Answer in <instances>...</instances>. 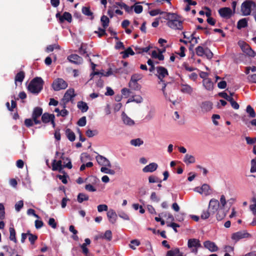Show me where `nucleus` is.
<instances>
[{"label":"nucleus","instance_id":"52","mask_svg":"<svg viewBox=\"0 0 256 256\" xmlns=\"http://www.w3.org/2000/svg\"><path fill=\"white\" fill-rule=\"evenodd\" d=\"M150 46H147L144 48H140L136 47L135 48V50H136V53L141 54V53H142L144 52H148L150 50Z\"/></svg>","mask_w":256,"mask_h":256},{"label":"nucleus","instance_id":"25","mask_svg":"<svg viewBox=\"0 0 256 256\" xmlns=\"http://www.w3.org/2000/svg\"><path fill=\"white\" fill-rule=\"evenodd\" d=\"M122 120L124 123L127 126H132L134 124V120L124 113L122 114Z\"/></svg>","mask_w":256,"mask_h":256},{"label":"nucleus","instance_id":"5","mask_svg":"<svg viewBox=\"0 0 256 256\" xmlns=\"http://www.w3.org/2000/svg\"><path fill=\"white\" fill-rule=\"evenodd\" d=\"M201 246L200 240L198 239L190 238L188 241V247L195 254L198 253V248Z\"/></svg>","mask_w":256,"mask_h":256},{"label":"nucleus","instance_id":"54","mask_svg":"<svg viewBox=\"0 0 256 256\" xmlns=\"http://www.w3.org/2000/svg\"><path fill=\"white\" fill-rule=\"evenodd\" d=\"M86 135L89 138H92L98 134V132L96 130H91L90 129L86 131Z\"/></svg>","mask_w":256,"mask_h":256},{"label":"nucleus","instance_id":"1","mask_svg":"<svg viewBox=\"0 0 256 256\" xmlns=\"http://www.w3.org/2000/svg\"><path fill=\"white\" fill-rule=\"evenodd\" d=\"M164 18L168 20L167 25L170 28L179 30L182 29V22L176 14L174 13L165 14Z\"/></svg>","mask_w":256,"mask_h":256},{"label":"nucleus","instance_id":"2","mask_svg":"<svg viewBox=\"0 0 256 256\" xmlns=\"http://www.w3.org/2000/svg\"><path fill=\"white\" fill-rule=\"evenodd\" d=\"M44 81L41 78L33 79L28 86V90L32 94H38L42 89Z\"/></svg>","mask_w":256,"mask_h":256},{"label":"nucleus","instance_id":"34","mask_svg":"<svg viewBox=\"0 0 256 256\" xmlns=\"http://www.w3.org/2000/svg\"><path fill=\"white\" fill-rule=\"evenodd\" d=\"M111 167L108 166H102L100 168V171L104 174L114 175L115 174L114 170L110 169Z\"/></svg>","mask_w":256,"mask_h":256},{"label":"nucleus","instance_id":"46","mask_svg":"<svg viewBox=\"0 0 256 256\" xmlns=\"http://www.w3.org/2000/svg\"><path fill=\"white\" fill-rule=\"evenodd\" d=\"M180 252L178 248H175L168 251L166 253V256H178Z\"/></svg>","mask_w":256,"mask_h":256},{"label":"nucleus","instance_id":"18","mask_svg":"<svg viewBox=\"0 0 256 256\" xmlns=\"http://www.w3.org/2000/svg\"><path fill=\"white\" fill-rule=\"evenodd\" d=\"M158 168V165L156 162H152L146 166L142 168L144 172H152Z\"/></svg>","mask_w":256,"mask_h":256},{"label":"nucleus","instance_id":"15","mask_svg":"<svg viewBox=\"0 0 256 256\" xmlns=\"http://www.w3.org/2000/svg\"><path fill=\"white\" fill-rule=\"evenodd\" d=\"M248 234L245 231L238 232L232 234V238L235 242H238L242 238L248 237Z\"/></svg>","mask_w":256,"mask_h":256},{"label":"nucleus","instance_id":"41","mask_svg":"<svg viewBox=\"0 0 256 256\" xmlns=\"http://www.w3.org/2000/svg\"><path fill=\"white\" fill-rule=\"evenodd\" d=\"M248 25V20L246 18L240 20L238 22L237 28L238 29L245 28Z\"/></svg>","mask_w":256,"mask_h":256},{"label":"nucleus","instance_id":"56","mask_svg":"<svg viewBox=\"0 0 256 256\" xmlns=\"http://www.w3.org/2000/svg\"><path fill=\"white\" fill-rule=\"evenodd\" d=\"M116 5L122 9H124L126 12H129L130 10V7L124 2H116Z\"/></svg>","mask_w":256,"mask_h":256},{"label":"nucleus","instance_id":"14","mask_svg":"<svg viewBox=\"0 0 256 256\" xmlns=\"http://www.w3.org/2000/svg\"><path fill=\"white\" fill-rule=\"evenodd\" d=\"M204 247L208 250L211 252H216L218 250V247L216 244L212 241L206 240L204 242Z\"/></svg>","mask_w":256,"mask_h":256},{"label":"nucleus","instance_id":"60","mask_svg":"<svg viewBox=\"0 0 256 256\" xmlns=\"http://www.w3.org/2000/svg\"><path fill=\"white\" fill-rule=\"evenodd\" d=\"M134 11L136 14H140L143 10V8L139 4H136L134 6Z\"/></svg>","mask_w":256,"mask_h":256},{"label":"nucleus","instance_id":"39","mask_svg":"<svg viewBox=\"0 0 256 256\" xmlns=\"http://www.w3.org/2000/svg\"><path fill=\"white\" fill-rule=\"evenodd\" d=\"M88 200V196L84 193H80L77 198L78 202L80 203L84 201H86Z\"/></svg>","mask_w":256,"mask_h":256},{"label":"nucleus","instance_id":"36","mask_svg":"<svg viewBox=\"0 0 256 256\" xmlns=\"http://www.w3.org/2000/svg\"><path fill=\"white\" fill-rule=\"evenodd\" d=\"M24 78V74L22 72H20L17 74L15 77V83L16 84H18V82L22 83L23 81V80Z\"/></svg>","mask_w":256,"mask_h":256},{"label":"nucleus","instance_id":"51","mask_svg":"<svg viewBox=\"0 0 256 256\" xmlns=\"http://www.w3.org/2000/svg\"><path fill=\"white\" fill-rule=\"evenodd\" d=\"M118 8V6L116 5V4H114L112 6L109 7L108 10V14L110 18H112L114 16V9Z\"/></svg>","mask_w":256,"mask_h":256},{"label":"nucleus","instance_id":"20","mask_svg":"<svg viewBox=\"0 0 256 256\" xmlns=\"http://www.w3.org/2000/svg\"><path fill=\"white\" fill-rule=\"evenodd\" d=\"M200 108L202 112H207L212 109V104L209 101L204 102L200 104Z\"/></svg>","mask_w":256,"mask_h":256},{"label":"nucleus","instance_id":"27","mask_svg":"<svg viewBox=\"0 0 256 256\" xmlns=\"http://www.w3.org/2000/svg\"><path fill=\"white\" fill-rule=\"evenodd\" d=\"M142 78V75L140 74H133L131 77V80L130 82V86L132 84H136V82L141 80Z\"/></svg>","mask_w":256,"mask_h":256},{"label":"nucleus","instance_id":"48","mask_svg":"<svg viewBox=\"0 0 256 256\" xmlns=\"http://www.w3.org/2000/svg\"><path fill=\"white\" fill-rule=\"evenodd\" d=\"M112 70L110 68L107 72H105L104 70H102L100 72H96L94 74H100L102 76H108L112 75Z\"/></svg>","mask_w":256,"mask_h":256},{"label":"nucleus","instance_id":"40","mask_svg":"<svg viewBox=\"0 0 256 256\" xmlns=\"http://www.w3.org/2000/svg\"><path fill=\"white\" fill-rule=\"evenodd\" d=\"M130 144L134 146H140L144 144V141L140 138H136L132 140L130 142Z\"/></svg>","mask_w":256,"mask_h":256},{"label":"nucleus","instance_id":"26","mask_svg":"<svg viewBox=\"0 0 256 256\" xmlns=\"http://www.w3.org/2000/svg\"><path fill=\"white\" fill-rule=\"evenodd\" d=\"M202 84L208 90H212L214 88V84L210 78L203 80Z\"/></svg>","mask_w":256,"mask_h":256},{"label":"nucleus","instance_id":"49","mask_svg":"<svg viewBox=\"0 0 256 256\" xmlns=\"http://www.w3.org/2000/svg\"><path fill=\"white\" fill-rule=\"evenodd\" d=\"M10 239L14 241V242H16V232L14 229L13 228H10Z\"/></svg>","mask_w":256,"mask_h":256},{"label":"nucleus","instance_id":"37","mask_svg":"<svg viewBox=\"0 0 256 256\" xmlns=\"http://www.w3.org/2000/svg\"><path fill=\"white\" fill-rule=\"evenodd\" d=\"M61 158L64 160V168H68L69 169L72 168V166L70 159L68 158H64L63 156H62Z\"/></svg>","mask_w":256,"mask_h":256},{"label":"nucleus","instance_id":"30","mask_svg":"<svg viewBox=\"0 0 256 256\" xmlns=\"http://www.w3.org/2000/svg\"><path fill=\"white\" fill-rule=\"evenodd\" d=\"M250 208L254 216V218L252 222L250 223V225L252 226H256V202L250 205Z\"/></svg>","mask_w":256,"mask_h":256},{"label":"nucleus","instance_id":"13","mask_svg":"<svg viewBox=\"0 0 256 256\" xmlns=\"http://www.w3.org/2000/svg\"><path fill=\"white\" fill-rule=\"evenodd\" d=\"M56 18H58L60 23L63 22L64 20H66L68 22H71L72 17L71 14L68 12H64L62 16L60 14H56Z\"/></svg>","mask_w":256,"mask_h":256},{"label":"nucleus","instance_id":"59","mask_svg":"<svg viewBox=\"0 0 256 256\" xmlns=\"http://www.w3.org/2000/svg\"><path fill=\"white\" fill-rule=\"evenodd\" d=\"M220 208H224L226 204V197L224 195H222L220 196Z\"/></svg>","mask_w":256,"mask_h":256},{"label":"nucleus","instance_id":"63","mask_svg":"<svg viewBox=\"0 0 256 256\" xmlns=\"http://www.w3.org/2000/svg\"><path fill=\"white\" fill-rule=\"evenodd\" d=\"M86 120L85 116L81 118L78 122V124L80 126H84L86 124Z\"/></svg>","mask_w":256,"mask_h":256},{"label":"nucleus","instance_id":"10","mask_svg":"<svg viewBox=\"0 0 256 256\" xmlns=\"http://www.w3.org/2000/svg\"><path fill=\"white\" fill-rule=\"evenodd\" d=\"M156 76L158 79L162 82V79L167 76L168 74L167 70L162 66H158L156 68Z\"/></svg>","mask_w":256,"mask_h":256},{"label":"nucleus","instance_id":"6","mask_svg":"<svg viewBox=\"0 0 256 256\" xmlns=\"http://www.w3.org/2000/svg\"><path fill=\"white\" fill-rule=\"evenodd\" d=\"M194 190L204 196H209L212 192V189L207 184H204L201 186L196 187Z\"/></svg>","mask_w":256,"mask_h":256},{"label":"nucleus","instance_id":"31","mask_svg":"<svg viewBox=\"0 0 256 256\" xmlns=\"http://www.w3.org/2000/svg\"><path fill=\"white\" fill-rule=\"evenodd\" d=\"M184 162L186 164H193L195 162V158L191 154H186L184 158Z\"/></svg>","mask_w":256,"mask_h":256},{"label":"nucleus","instance_id":"22","mask_svg":"<svg viewBox=\"0 0 256 256\" xmlns=\"http://www.w3.org/2000/svg\"><path fill=\"white\" fill-rule=\"evenodd\" d=\"M68 60H70V62L76 64H80L82 62V58L76 54L70 55L68 57Z\"/></svg>","mask_w":256,"mask_h":256},{"label":"nucleus","instance_id":"32","mask_svg":"<svg viewBox=\"0 0 256 256\" xmlns=\"http://www.w3.org/2000/svg\"><path fill=\"white\" fill-rule=\"evenodd\" d=\"M77 106L82 112H86L88 108L87 104L82 101L78 102Z\"/></svg>","mask_w":256,"mask_h":256},{"label":"nucleus","instance_id":"35","mask_svg":"<svg viewBox=\"0 0 256 256\" xmlns=\"http://www.w3.org/2000/svg\"><path fill=\"white\" fill-rule=\"evenodd\" d=\"M100 238H104L108 241H110L112 239V232L110 230H107L104 234H100Z\"/></svg>","mask_w":256,"mask_h":256},{"label":"nucleus","instance_id":"43","mask_svg":"<svg viewBox=\"0 0 256 256\" xmlns=\"http://www.w3.org/2000/svg\"><path fill=\"white\" fill-rule=\"evenodd\" d=\"M66 134L67 136V138L70 141L73 142L75 140V134L74 132H72L70 130L67 129L66 131Z\"/></svg>","mask_w":256,"mask_h":256},{"label":"nucleus","instance_id":"8","mask_svg":"<svg viewBox=\"0 0 256 256\" xmlns=\"http://www.w3.org/2000/svg\"><path fill=\"white\" fill-rule=\"evenodd\" d=\"M196 54L200 56H205L208 58H212L213 54L208 48H204L202 46H198L196 48Z\"/></svg>","mask_w":256,"mask_h":256},{"label":"nucleus","instance_id":"33","mask_svg":"<svg viewBox=\"0 0 256 256\" xmlns=\"http://www.w3.org/2000/svg\"><path fill=\"white\" fill-rule=\"evenodd\" d=\"M152 58H157L160 60H164V56L162 54V52L154 50L152 53Z\"/></svg>","mask_w":256,"mask_h":256},{"label":"nucleus","instance_id":"21","mask_svg":"<svg viewBox=\"0 0 256 256\" xmlns=\"http://www.w3.org/2000/svg\"><path fill=\"white\" fill-rule=\"evenodd\" d=\"M228 210H226L224 208H220L216 212H217L216 218L218 220H220L224 219L227 212Z\"/></svg>","mask_w":256,"mask_h":256},{"label":"nucleus","instance_id":"4","mask_svg":"<svg viewBox=\"0 0 256 256\" xmlns=\"http://www.w3.org/2000/svg\"><path fill=\"white\" fill-rule=\"evenodd\" d=\"M68 86L67 82L61 78L55 79L52 84V88L54 91L64 90L68 87Z\"/></svg>","mask_w":256,"mask_h":256},{"label":"nucleus","instance_id":"17","mask_svg":"<svg viewBox=\"0 0 256 256\" xmlns=\"http://www.w3.org/2000/svg\"><path fill=\"white\" fill-rule=\"evenodd\" d=\"M42 110L40 108H36L34 109L32 118L35 124H38L40 122L37 118L42 115Z\"/></svg>","mask_w":256,"mask_h":256},{"label":"nucleus","instance_id":"47","mask_svg":"<svg viewBox=\"0 0 256 256\" xmlns=\"http://www.w3.org/2000/svg\"><path fill=\"white\" fill-rule=\"evenodd\" d=\"M133 102H136V103H140L142 102V98L139 96H135L132 98L128 99L126 103H129Z\"/></svg>","mask_w":256,"mask_h":256},{"label":"nucleus","instance_id":"55","mask_svg":"<svg viewBox=\"0 0 256 256\" xmlns=\"http://www.w3.org/2000/svg\"><path fill=\"white\" fill-rule=\"evenodd\" d=\"M24 206V202L22 200L18 202L14 206L15 210L16 212H18Z\"/></svg>","mask_w":256,"mask_h":256},{"label":"nucleus","instance_id":"42","mask_svg":"<svg viewBox=\"0 0 256 256\" xmlns=\"http://www.w3.org/2000/svg\"><path fill=\"white\" fill-rule=\"evenodd\" d=\"M100 21L104 28H106L108 26L110 20L107 16H102L101 18Z\"/></svg>","mask_w":256,"mask_h":256},{"label":"nucleus","instance_id":"45","mask_svg":"<svg viewBox=\"0 0 256 256\" xmlns=\"http://www.w3.org/2000/svg\"><path fill=\"white\" fill-rule=\"evenodd\" d=\"M246 112L249 114V116L251 118H255L256 116V114L254 108L248 105L247 106L246 108Z\"/></svg>","mask_w":256,"mask_h":256},{"label":"nucleus","instance_id":"28","mask_svg":"<svg viewBox=\"0 0 256 256\" xmlns=\"http://www.w3.org/2000/svg\"><path fill=\"white\" fill-rule=\"evenodd\" d=\"M54 115L45 113L42 116V119L44 122L46 123L52 122L54 124Z\"/></svg>","mask_w":256,"mask_h":256},{"label":"nucleus","instance_id":"11","mask_svg":"<svg viewBox=\"0 0 256 256\" xmlns=\"http://www.w3.org/2000/svg\"><path fill=\"white\" fill-rule=\"evenodd\" d=\"M220 202L216 199H212L209 202L208 210L212 213L216 212L220 208Z\"/></svg>","mask_w":256,"mask_h":256},{"label":"nucleus","instance_id":"61","mask_svg":"<svg viewBox=\"0 0 256 256\" xmlns=\"http://www.w3.org/2000/svg\"><path fill=\"white\" fill-rule=\"evenodd\" d=\"M28 240L30 242V243L32 244H34V242L38 238V237L34 235V234L28 232Z\"/></svg>","mask_w":256,"mask_h":256},{"label":"nucleus","instance_id":"16","mask_svg":"<svg viewBox=\"0 0 256 256\" xmlns=\"http://www.w3.org/2000/svg\"><path fill=\"white\" fill-rule=\"evenodd\" d=\"M96 161L98 162V164L102 166H108L109 167H111L112 165L110 162V160L107 159L106 158L98 155L96 157Z\"/></svg>","mask_w":256,"mask_h":256},{"label":"nucleus","instance_id":"64","mask_svg":"<svg viewBox=\"0 0 256 256\" xmlns=\"http://www.w3.org/2000/svg\"><path fill=\"white\" fill-rule=\"evenodd\" d=\"M252 166L250 168V172H256V158L252 160Z\"/></svg>","mask_w":256,"mask_h":256},{"label":"nucleus","instance_id":"24","mask_svg":"<svg viewBox=\"0 0 256 256\" xmlns=\"http://www.w3.org/2000/svg\"><path fill=\"white\" fill-rule=\"evenodd\" d=\"M184 38L188 40V42L193 44L198 43V39L194 36L193 34H188L187 32H183Z\"/></svg>","mask_w":256,"mask_h":256},{"label":"nucleus","instance_id":"53","mask_svg":"<svg viewBox=\"0 0 256 256\" xmlns=\"http://www.w3.org/2000/svg\"><path fill=\"white\" fill-rule=\"evenodd\" d=\"M149 14L151 16H156L158 14H164V16H165V14L166 13L161 12L159 9H156L150 11Z\"/></svg>","mask_w":256,"mask_h":256},{"label":"nucleus","instance_id":"50","mask_svg":"<svg viewBox=\"0 0 256 256\" xmlns=\"http://www.w3.org/2000/svg\"><path fill=\"white\" fill-rule=\"evenodd\" d=\"M155 111L153 108H151L148 111V114L145 117V119L147 120H150L152 119L154 116Z\"/></svg>","mask_w":256,"mask_h":256},{"label":"nucleus","instance_id":"29","mask_svg":"<svg viewBox=\"0 0 256 256\" xmlns=\"http://www.w3.org/2000/svg\"><path fill=\"white\" fill-rule=\"evenodd\" d=\"M180 90L183 93L191 94L193 92V89L190 85L186 84L181 85Z\"/></svg>","mask_w":256,"mask_h":256},{"label":"nucleus","instance_id":"7","mask_svg":"<svg viewBox=\"0 0 256 256\" xmlns=\"http://www.w3.org/2000/svg\"><path fill=\"white\" fill-rule=\"evenodd\" d=\"M238 44L242 51L247 56L251 57H254L256 56V52L252 50L250 46L244 42L240 41Z\"/></svg>","mask_w":256,"mask_h":256},{"label":"nucleus","instance_id":"57","mask_svg":"<svg viewBox=\"0 0 256 256\" xmlns=\"http://www.w3.org/2000/svg\"><path fill=\"white\" fill-rule=\"evenodd\" d=\"M108 210V206L105 204H100L98 206V210L99 212H101L104 211H107Z\"/></svg>","mask_w":256,"mask_h":256},{"label":"nucleus","instance_id":"62","mask_svg":"<svg viewBox=\"0 0 256 256\" xmlns=\"http://www.w3.org/2000/svg\"><path fill=\"white\" fill-rule=\"evenodd\" d=\"M48 224L53 228H56L57 226V224L54 218H50L49 219Z\"/></svg>","mask_w":256,"mask_h":256},{"label":"nucleus","instance_id":"12","mask_svg":"<svg viewBox=\"0 0 256 256\" xmlns=\"http://www.w3.org/2000/svg\"><path fill=\"white\" fill-rule=\"evenodd\" d=\"M74 90V88L68 89L64 94L63 101L64 102H68L72 100L75 96Z\"/></svg>","mask_w":256,"mask_h":256},{"label":"nucleus","instance_id":"23","mask_svg":"<svg viewBox=\"0 0 256 256\" xmlns=\"http://www.w3.org/2000/svg\"><path fill=\"white\" fill-rule=\"evenodd\" d=\"M107 216L110 222L114 224L116 222L117 216L114 210H110L107 212Z\"/></svg>","mask_w":256,"mask_h":256},{"label":"nucleus","instance_id":"3","mask_svg":"<svg viewBox=\"0 0 256 256\" xmlns=\"http://www.w3.org/2000/svg\"><path fill=\"white\" fill-rule=\"evenodd\" d=\"M256 7L255 4L251 0L244 2L241 6V12L244 16H248L251 11Z\"/></svg>","mask_w":256,"mask_h":256},{"label":"nucleus","instance_id":"38","mask_svg":"<svg viewBox=\"0 0 256 256\" xmlns=\"http://www.w3.org/2000/svg\"><path fill=\"white\" fill-rule=\"evenodd\" d=\"M140 244V242L138 240L135 239L132 240L129 244V247L132 250H136V248L139 246Z\"/></svg>","mask_w":256,"mask_h":256},{"label":"nucleus","instance_id":"44","mask_svg":"<svg viewBox=\"0 0 256 256\" xmlns=\"http://www.w3.org/2000/svg\"><path fill=\"white\" fill-rule=\"evenodd\" d=\"M122 54H123L122 56L124 58H126L128 57L130 55L133 56L134 54V52L130 48H128L124 52H122Z\"/></svg>","mask_w":256,"mask_h":256},{"label":"nucleus","instance_id":"58","mask_svg":"<svg viewBox=\"0 0 256 256\" xmlns=\"http://www.w3.org/2000/svg\"><path fill=\"white\" fill-rule=\"evenodd\" d=\"M82 13L87 16H92V12L90 10V8L88 7H83L82 8Z\"/></svg>","mask_w":256,"mask_h":256},{"label":"nucleus","instance_id":"19","mask_svg":"<svg viewBox=\"0 0 256 256\" xmlns=\"http://www.w3.org/2000/svg\"><path fill=\"white\" fill-rule=\"evenodd\" d=\"M64 168L61 160H54L52 163V170L54 171L58 170L61 172Z\"/></svg>","mask_w":256,"mask_h":256},{"label":"nucleus","instance_id":"9","mask_svg":"<svg viewBox=\"0 0 256 256\" xmlns=\"http://www.w3.org/2000/svg\"><path fill=\"white\" fill-rule=\"evenodd\" d=\"M220 15L223 18H230L234 14V12L230 8H222L218 10Z\"/></svg>","mask_w":256,"mask_h":256}]
</instances>
